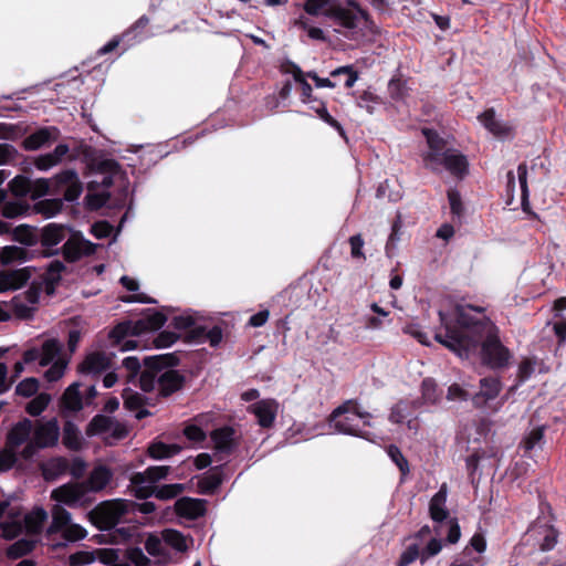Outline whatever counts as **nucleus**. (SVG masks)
<instances>
[{
    "label": "nucleus",
    "instance_id": "nucleus-1",
    "mask_svg": "<svg viewBox=\"0 0 566 566\" xmlns=\"http://www.w3.org/2000/svg\"><path fill=\"white\" fill-rule=\"evenodd\" d=\"M474 310L455 306L448 312L439 311L441 328L434 335L436 340L460 357H469L481 342L483 364L492 369L506 367L512 355L501 343L497 328L485 317L472 315Z\"/></svg>",
    "mask_w": 566,
    "mask_h": 566
},
{
    "label": "nucleus",
    "instance_id": "nucleus-2",
    "mask_svg": "<svg viewBox=\"0 0 566 566\" xmlns=\"http://www.w3.org/2000/svg\"><path fill=\"white\" fill-rule=\"evenodd\" d=\"M57 502L51 511L52 522L46 530V542L53 548H60L86 537V530L80 524L72 523L71 513L61 504L80 507L84 506L90 496L83 483H70L54 489L51 494Z\"/></svg>",
    "mask_w": 566,
    "mask_h": 566
},
{
    "label": "nucleus",
    "instance_id": "nucleus-3",
    "mask_svg": "<svg viewBox=\"0 0 566 566\" xmlns=\"http://www.w3.org/2000/svg\"><path fill=\"white\" fill-rule=\"evenodd\" d=\"M143 363L145 369L140 373L139 384L144 392L156 390L167 397L181 388L184 376L171 368L177 364L172 355L145 356Z\"/></svg>",
    "mask_w": 566,
    "mask_h": 566
},
{
    "label": "nucleus",
    "instance_id": "nucleus-4",
    "mask_svg": "<svg viewBox=\"0 0 566 566\" xmlns=\"http://www.w3.org/2000/svg\"><path fill=\"white\" fill-rule=\"evenodd\" d=\"M38 363L40 366H50L44 373V378L49 382L61 379L66 370L69 358L63 354V344L54 338L49 337L39 345H33L25 349L22 360L17 361L13 366V377H19L25 365Z\"/></svg>",
    "mask_w": 566,
    "mask_h": 566
},
{
    "label": "nucleus",
    "instance_id": "nucleus-5",
    "mask_svg": "<svg viewBox=\"0 0 566 566\" xmlns=\"http://www.w3.org/2000/svg\"><path fill=\"white\" fill-rule=\"evenodd\" d=\"M429 150L423 154L424 166L432 171H449L451 175L462 178L468 172V159L459 150L448 147L447 140L441 138L432 129L424 128Z\"/></svg>",
    "mask_w": 566,
    "mask_h": 566
},
{
    "label": "nucleus",
    "instance_id": "nucleus-6",
    "mask_svg": "<svg viewBox=\"0 0 566 566\" xmlns=\"http://www.w3.org/2000/svg\"><path fill=\"white\" fill-rule=\"evenodd\" d=\"M46 518L48 513L42 507L23 514L19 506H13L8 501L0 502V528L7 539H13L23 532L29 536H38Z\"/></svg>",
    "mask_w": 566,
    "mask_h": 566
},
{
    "label": "nucleus",
    "instance_id": "nucleus-7",
    "mask_svg": "<svg viewBox=\"0 0 566 566\" xmlns=\"http://www.w3.org/2000/svg\"><path fill=\"white\" fill-rule=\"evenodd\" d=\"M71 566H148L149 558L139 547L129 546L125 551L99 549L95 553L78 552L70 557Z\"/></svg>",
    "mask_w": 566,
    "mask_h": 566
},
{
    "label": "nucleus",
    "instance_id": "nucleus-8",
    "mask_svg": "<svg viewBox=\"0 0 566 566\" xmlns=\"http://www.w3.org/2000/svg\"><path fill=\"white\" fill-rule=\"evenodd\" d=\"M170 467L155 465L149 467L143 472H136L130 476V486L134 494L139 499H147L155 495L159 500H170L185 490L184 484H164L158 486L157 483L167 478Z\"/></svg>",
    "mask_w": 566,
    "mask_h": 566
},
{
    "label": "nucleus",
    "instance_id": "nucleus-9",
    "mask_svg": "<svg viewBox=\"0 0 566 566\" xmlns=\"http://www.w3.org/2000/svg\"><path fill=\"white\" fill-rule=\"evenodd\" d=\"M166 321L167 318L164 314L148 310L137 321H125L117 324L109 333V337L122 352L132 350L138 347V339L136 337L147 332L158 331L165 325Z\"/></svg>",
    "mask_w": 566,
    "mask_h": 566
},
{
    "label": "nucleus",
    "instance_id": "nucleus-10",
    "mask_svg": "<svg viewBox=\"0 0 566 566\" xmlns=\"http://www.w3.org/2000/svg\"><path fill=\"white\" fill-rule=\"evenodd\" d=\"M371 413L361 411L356 401L347 400L331 413L329 424L338 433L369 439L366 428L371 426Z\"/></svg>",
    "mask_w": 566,
    "mask_h": 566
},
{
    "label": "nucleus",
    "instance_id": "nucleus-11",
    "mask_svg": "<svg viewBox=\"0 0 566 566\" xmlns=\"http://www.w3.org/2000/svg\"><path fill=\"white\" fill-rule=\"evenodd\" d=\"M83 190L78 175L74 169H65L51 179H38L31 184V198L36 199L52 191L62 195L65 201H75Z\"/></svg>",
    "mask_w": 566,
    "mask_h": 566
},
{
    "label": "nucleus",
    "instance_id": "nucleus-12",
    "mask_svg": "<svg viewBox=\"0 0 566 566\" xmlns=\"http://www.w3.org/2000/svg\"><path fill=\"white\" fill-rule=\"evenodd\" d=\"M192 542L191 537L185 536L181 532L167 528L160 536L148 534L145 539V549L156 558L158 564H167L174 558L169 548L176 553H185Z\"/></svg>",
    "mask_w": 566,
    "mask_h": 566
},
{
    "label": "nucleus",
    "instance_id": "nucleus-13",
    "mask_svg": "<svg viewBox=\"0 0 566 566\" xmlns=\"http://www.w3.org/2000/svg\"><path fill=\"white\" fill-rule=\"evenodd\" d=\"M325 17L333 20L336 32L343 33L350 40L357 39L368 24V14L354 2H348L347 7H331Z\"/></svg>",
    "mask_w": 566,
    "mask_h": 566
},
{
    "label": "nucleus",
    "instance_id": "nucleus-14",
    "mask_svg": "<svg viewBox=\"0 0 566 566\" xmlns=\"http://www.w3.org/2000/svg\"><path fill=\"white\" fill-rule=\"evenodd\" d=\"M448 486L443 483L439 491L431 497L429 503V513L431 520L438 525L434 531L438 535L442 534V528H448L447 542L455 544L459 542L461 531L457 518H449V511L447 509Z\"/></svg>",
    "mask_w": 566,
    "mask_h": 566
},
{
    "label": "nucleus",
    "instance_id": "nucleus-15",
    "mask_svg": "<svg viewBox=\"0 0 566 566\" xmlns=\"http://www.w3.org/2000/svg\"><path fill=\"white\" fill-rule=\"evenodd\" d=\"M132 507L130 500L115 499L102 502L90 515L99 530H112L120 522L128 521Z\"/></svg>",
    "mask_w": 566,
    "mask_h": 566
},
{
    "label": "nucleus",
    "instance_id": "nucleus-16",
    "mask_svg": "<svg viewBox=\"0 0 566 566\" xmlns=\"http://www.w3.org/2000/svg\"><path fill=\"white\" fill-rule=\"evenodd\" d=\"M557 538L558 532L552 524L551 515L543 514L528 527L523 544L532 551L547 552L555 547Z\"/></svg>",
    "mask_w": 566,
    "mask_h": 566
},
{
    "label": "nucleus",
    "instance_id": "nucleus-17",
    "mask_svg": "<svg viewBox=\"0 0 566 566\" xmlns=\"http://www.w3.org/2000/svg\"><path fill=\"white\" fill-rule=\"evenodd\" d=\"M60 437V427L57 420H36L33 422L32 438L23 448L21 455L23 459H31L39 449L54 447Z\"/></svg>",
    "mask_w": 566,
    "mask_h": 566
},
{
    "label": "nucleus",
    "instance_id": "nucleus-18",
    "mask_svg": "<svg viewBox=\"0 0 566 566\" xmlns=\"http://www.w3.org/2000/svg\"><path fill=\"white\" fill-rule=\"evenodd\" d=\"M86 434L90 437L102 436L105 441L113 443L124 439L128 434V430L125 424L111 417L96 415L88 423Z\"/></svg>",
    "mask_w": 566,
    "mask_h": 566
},
{
    "label": "nucleus",
    "instance_id": "nucleus-19",
    "mask_svg": "<svg viewBox=\"0 0 566 566\" xmlns=\"http://www.w3.org/2000/svg\"><path fill=\"white\" fill-rule=\"evenodd\" d=\"M42 291L41 282L33 280L25 292L15 295L11 300L10 307L13 315L20 319L31 318L38 310Z\"/></svg>",
    "mask_w": 566,
    "mask_h": 566
},
{
    "label": "nucleus",
    "instance_id": "nucleus-20",
    "mask_svg": "<svg viewBox=\"0 0 566 566\" xmlns=\"http://www.w3.org/2000/svg\"><path fill=\"white\" fill-rule=\"evenodd\" d=\"M213 455L217 461L227 460L239 447V436L231 427L224 426L211 432Z\"/></svg>",
    "mask_w": 566,
    "mask_h": 566
},
{
    "label": "nucleus",
    "instance_id": "nucleus-21",
    "mask_svg": "<svg viewBox=\"0 0 566 566\" xmlns=\"http://www.w3.org/2000/svg\"><path fill=\"white\" fill-rule=\"evenodd\" d=\"M97 244L85 239L80 231L71 230L70 235L62 245V254L69 262H75L84 256L95 253Z\"/></svg>",
    "mask_w": 566,
    "mask_h": 566
},
{
    "label": "nucleus",
    "instance_id": "nucleus-22",
    "mask_svg": "<svg viewBox=\"0 0 566 566\" xmlns=\"http://www.w3.org/2000/svg\"><path fill=\"white\" fill-rule=\"evenodd\" d=\"M71 230L64 224L49 223L41 231V243L50 254H57L62 251L59 244L66 241Z\"/></svg>",
    "mask_w": 566,
    "mask_h": 566
},
{
    "label": "nucleus",
    "instance_id": "nucleus-23",
    "mask_svg": "<svg viewBox=\"0 0 566 566\" xmlns=\"http://www.w3.org/2000/svg\"><path fill=\"white\" fill-rule=\"evenodd\" d=\"M36 270L34 268L25 266L17 270H7L0 272V293L10 290H17L31 282L35 277Z\"/></svg>",
    "mask_w": 566,
    "mask_h": 566
},
{
    "label": "nucleus",
    "instance_id": "nucleus-24",
    "mask_svg": "<svg viewBox=\"0 0 566 566\" xmlns=\"http://www.w3.org/2000/svg\"><path fill=\"white\" fill-rule=\"evenodd\" d=\"M502 390V384L497 377H484L480 379V390L471 397L475 408L486 409L489 402L494 400Z\"/></svg>",
    "mask_w": 566,
    "mask_h": 566
},
{
    "label": "nucleus",
    "instance_id": "nucleus-25",
    "mask_svg": "<svg viewBox=\"0 0 566 566\" xmlns=\"http://www.w3.org/2000/svg\"><path fill=\"white\" fill-rule=\"evenodd\" d=\"M279 403L274 399H262L249 407L262 428H271L275 421Z\"/></svg>",
    "mask_w": 566,
    "mask_h": 566
},
{
    "label": "nucleus",
    "instance_id": "nucleus-26",
    "mask_svg": "<svg viewBox=\"0 0 566 566\" xmlns=\"http://www.w3.org/2000/svg\"><path fill=\"white\" fill-rule=\"evenodd\" d=\"M112 360L104 352L88 353L78 366L81 374L86 376H97L111 367Z\"/></svg>",
    "mask_w": 566,
    "mask_h": 566
},
{
    "label": "nucleus",
    "instance_id": "nucleus-27",
    "mask_svg": "<svg viewBox=\"0 0 566 566\" xmlns=\"http://www.w3.org/2000/svg\"><path fill=\"white\" fill-rule=\"evenodd\" d=\"M33 422L24 418L17 422L8 432L6 444L15 450L24 443H29L32 438Z\"/></svg>",
    "mask_w": 566,
    "mask_h": 566
},
{
    "label": "nucleus",
    "instance_id": "nucleus-28",
    "mask_svg": "<svg viewBox=\"0 0 566 566\" xmlns=\"http://www.w3.org/2000/svg\"><path fill=\"white\" fill-rule=\"evenodd\" d=\"M149 23V19L146 17V15H142L133 25L129 30H127L122 39H118V38H114L112 39L109 42H107L106 44H104L98 51L97 53L99 55H104L106 53H109L112 51H114L120 43L122 40H125V39H128V41L130 40H136L137 42L142 40V36L138 35V33L144 30L147 24Z\"/></svg>",
    "mask_w": 566,
    "mask_h": 566
},
{
    "label": "nucleus",
    "instance_id": "nucleus-29",
    "mask_svg": "<svg viewBox=\"0 0 566 566\" xmlns=\"http://www.w3.org/2000/svg\"><path fill=\"white\" fill-rule=\"evenodd\" d=\"M57 137L59 129L56 127L40 128L24 138L23 147L27 150H36L49 143L56 140Z\"/></svg>",
    "mask_w": 566,
    "mask_h": 566
},
{
    "label": "nucleus",
    "instance_id": "nucleus-30",
    "mask_svg": "<svg viewBox=\"0 0 566 566\" xmlns=\"http://www.w3.org/2000/svg\"><path fill=\"white\" fill-rule=\"evenodd\" d=\"M113 478V472L105 465L95 467L87 479L82 482L90 492H99L106 488V485L111 482Z\"/></svg>",
    "mask_w": 566,
    "mask_h": 566
},
{
    "label": "nucleus",
    "instance_id": "nucleus-31",
    "mask_svg": "<svg viewBox=\"0 0 566 566\" xmlns=\"http://www.w3.org/2000/svg\"><path fill=\"white\" fill-rule=\"evenodd\" d=\"M176 512L182 517L198 518L206 513V501L200 499L181 497L177 500Z\"/></svg>",
    "mask_w": 566,
    "mask_h": 566
},
{
    "label": "nucleus",
    "instance_id": "nucleus-32",
    "mask_svg": "<svg viewBox=\"0 0 566 566\" xmlns=\"http://www.w3.org/2000/svg\"><path fill=\"white\" fill-rule=\"evenodd\" d=\"M481 124L494 136L506 138L511 135L512 128L506 123L499 120L494 109H486L479 116Z\"/></svg>",
    "mask_w": 566,
    "mask_h": 566
},
{
    "label": "nucleus",
    "instance_id": "nucleus-33",
    "mask_svg": "<svg viewBox=\"0 0 566 566\" xmlns=\"http://www.w3.org/2000/svg\"><path fill=\"white\" fill-rule=\"evenodd\" d=\"M184 447L179 443H166L161 440H155L148 447V454L154 460H165L177 455Z\"/></svg>",
    "mask_w": 566,
    "mask_h": 566
},
{
    "label": "nucleus",
    "instance_id": "nucleus-34",
    "mask_svg": "<svg viewBox=\"0 0 566 566\" xmlns=\"http://www.w3.org/2000/svg\"><path fill=\"white\" fill-rule=\"evenodd\" d=\"M61 403L65 410L71 412L80 411L83 408L85 401L80 391L78 382H73L65 389Z\"/></svg>",
    "mask_w": 566,
    "mask_h": 566
},
{
    "label": "nucleus",
    "instance_id": "nucleus-35",
    "mask_svg": "<svg viewBox=\"0 0 566 566\" xmlns=\"http://www.w3.org/2000/svg\"><path fill=\"white\" fill-rule=\"evenodd\" d=\"M544 427L532 429L521 441L520 448L523 450V455L531 457L532 451L542 449L544 446Z\"/></svg>",
    "mask_w": 566,
    "mask_h": 566
},
{
    "label": "nucleus",
    "instance_id": "nucleus-36",
    "mask_svg": "<svg viewBox=\"0 0 566 566\" xmlns=\"http://www.w3.org/2000/svg\"><path fill=\"white\" fill-rule=\"evenodd\" d=\"M69 470V460L65 458H52L48 460L43 467V476L48 481L56 480L59 476L65 474Z\"/></svg>",
    "mask_w": 566,
    "mask_h": 566
},
{
    "label": "nucleus",
    "instance_id": "nucleus-37",
    "mask_svg": "<svg viewBox=\"0 0 566 566\" xmlns=\"http://www.w3.org/2000/svg\"><path fill=\"white\" fill-rule=\"evenodd\" d=\"M124 406L130 411H136V418L142 419L149 415L146 409H143L144 398L140 394L134 391L130 388L123 390Z\"/></svg>",
    "mask_w": 566,
    "mask_h": 566
},
{
    "label": "nucleus",
    "instance_id": "nucleus-38",
    "mask_svg": "<svg viewBox=\"0 0 566 566\" xmlns=\"http://www.w3.org/2000/svg\"><path fill=\"white\" fill-rule=\"evenodd\" d=\"M223 478L219 469L205 473L198 481L199 492L202 494L213 493L222 483Z\"/></svg>",
    "mask_w": 566,
    "mask_h": 566
},
{
    "label": "nucleus",
    "instance_id": "nucleus-39",
    "mask_svg": "<svg viewBox=\"0 0 566 566\" xmlns=\"http://www.w3.org/2000/svg\"><path fill=\"white\" fill-rule=\"evenodd\" d=\"M287 72L292 73L293 78L301 85L302 88V102L305 104L316 103L317 99L313 97L312 86L305 80L306 74L296 64H291V69Z\"/></svg>",
    "mask_w": 566,
    "mask_h": 566
},
{
    "label": "nucleus",
    "instance_id": "nucleus-40",
    "mask_svg": "<svg viewBox=\"0 0 566 566\" xmlns=\"http://www.w3.org/2000/svg\"><path fill=\"white\" fill-rule=\"evenodd\" d=\"M36 538H20L7 548V556L11 559L20 558L33 551Z\"/></svg>",
    "mask_w": 566,
    "mask_h": 566
},
{
    "label": "nucleus",
    "instance_id": "nucleus-41",
    "mask_svg": "<svg viewBox=\"0 0 566 566\" xmlns=\"http://www.w3.org/2000/svg\"><path fill=\"white\" fill-rule=\"evenodd\" d=\"M27 256L28 251L24 248L15 245L0 248V261L2 264L25 261Z\"/></svg>",
    "mask_w": 566,
    "mask_h": 566
},
{
    "label": "nucleus",
    "instance_id": "nucleus-42",
    "mask_svg": "<svg viewBox=\"0 0 566 566\" xmlns=\"http://www.w3.org/2000/svg\"><path fill=\"white\" fill-rule=\"evenodd\" d=\"M517 179L521 189V206L523 211L530 210V192L527 187V166L525 163L520 164L517 167Z\"/></svg>",
    "mask_w": 566,
    "mask_h": 566
},
{
    "label": "nucleus",
    "instance_id": "nucleus-43",
    "mask_svg": "<svg viewBox=\"0 0 566 566\" xmlns=\"http://www.w3.org/2000/svg\"><path fill=\"white\" fill-rule=\"evenodd\" d=\"M421 395L426 405H436L441 399V391H439L436 381L431 378L422 380Z\"/></svg>",
    "mask_w": 566,
    "mask_h": 566
},
{
    "label": "nucleus",
    "instance_id": "nucleus-44",
    "mask_svg": "<svg viewBox=\"0 0 566 566\" xmlns=\"http://www.w3.org/2000/svg\"><path fill=\"white\" fill-rule=\"evenodd\" d=\"M63 207L62 199H44L34 205L36 212L43 214L45 218H52L61 211Z\"/></svg>",
    "mask_w": 566,
    "mask_h": 566
},
{
    "label": "nucleus",
    "instance_id": "nucleus-45",
    "mask_svg": "<svg viewBox=\"0 0 566 566\" xmlns=\"http://www.w3.org/2000/svg\"><path fill=\"white\" fill-rule=\"evenodd\" d=\"M65 269L64 264L60 261L51 262L48 268L45 275L39 274L33 280L41 282V286L45 285L49 289V283H53L54 281L60 280L61 272Z\"/></svg>",
    "mask_w": 566,
    "mask_h": 566
},
{
    "label": "nucleus",
    "instance_id": "nucleus-46",
    "mask_svg": "<svg viewBox=\"0 0 566 566\" xmlns=\"http://www.w3.org/2000/svg\"><path fill=\"white\" fill-rule=\"evenodd\" d=\"M416 406V402L409 403L408 401L397 402L390 411L389 421L392 423H402L409 416H411L410 409Z\"/></svg>",
    "mask_w": 566,
    "mask_h": 566
},
{
    "label": "nucleus",
    "instance_id": "nucleus-47",
    "mask_svg": "<svg viewBox=\"0 0 566 566\" xmlns=\"http://www.w3.org/2000/svg\"><path fill=\"white\" fill-rule=\"evenodd\" d=\"M536 363L530 358H524L517 369V381L510 388V391L515 390L518 386L524 384L535 373Z\"/></svg>",
    "mask_w": 566,
    "mask_h": 566
},
{
    "label": "nucleus",
    "instance_id": "nucleus-48",
    "mask_svg": "<svg viewBox=\"0 0 566 566\" xmlns=\"http://www.w3.org/2000/svg\"><path fill=\"white\" fill-rule=\"evenodd\" d=\"M312 109L323 122L335 128L342 136L345 135L343 126L328 113L325 103L318 102L317 105L312 106Z\"/></svg>",
    "mask_w": 566,
    "mask_h": 566
},
{
    "label": "nucleus",
    "instance_id": "nucleus-49",
    "mask_svg": "<svg viewBox=\"0 0 566 566\" xmlns=\"http://www.w3.org/2000/svg\"><path fill=\"white\" fill-rule=\"evenodd\" d=\"M294 25L302 30H305L307 32V35L313 40H319V41L325 40L323 30L321 28L312 27L310 24V19L305 15L298 17L294 21Z\"/></svg>",
    "mask_w": 566,
    "mask_h": 566
},
{
    "label": "nucleus",
    "instance_id": "nucleus-50",
    "mask_svg": "<svg viewBox=\"0 0 566 566\" xmlns=\"http://www.w3.org/2000/svg\"><path fill=\"white\" fill-rule=\"evenodd\" d=\"M39 390V380L34 377H29L21 380L15 387V394L21 397H32Z\"/></svg>",
    "mask_w": 566,
    "mask_h": 566
},
{
    "label": "nucleus",
    "instance_id": "nucleus-51",
    "mask_svg": "<svg viewBox=\"0 0 566 566\" xmlns=\"http://www.w3.org/2000/svg\"><path fill=\"white\" fill-rule=\"evenodd\" d=\"M340 75H346L344 85L347 88H352L358 80V73L352 65L339 66L331 72L332 77H338Z\"/></svg>",
    "mask_w": 566,
    "mask_h": 566
},
{
    "label": "nucleus",
    "instance_id": "nucleus-52",
    "mask_svg": "<svg viewBox=\"0 0 566 566\" xmlns=\"http://www.w3.org/2000/svg\"><path fill=\"white\" fill-rule=\"evenodd\" d=\"M50 400V396L46 394L38 395L27 405V412L31 416H39L42 411L45 410Z\"/></svg>",
    "mask_w": 566,
    "mask_h": 566
},
{
    "label": "nucleus",
    "instance_id": "nucleus-53",
    "mask_svg": "<svg viewBox=\"0 0 566 566\" xmlns=\"http://www.w3.org/2000/svg\"><path fill=\"white\" fill-rule=\"evenodd\" d=\"M379 97L368 91L363 92L357 101L358 107L366 109L369 114L375 112L376 106L379 105Z\"/></svg>",
    "mask_w": 566,
    "mask_h": 566
},
{
    "label": "nucleus",
    "instance_id": "nucleus-54",
    "mask_svg": "<svg viewBox=\"0 0 566 566\" xmlns=\"http://www.w3.org/2000/svg\"><path fill=\"white\" fill-rule=\"evenodd\" d=\"M406 82L401 78H391L388 83V92L392 99L400 101L407 95Z\"/></svg>",
    "mask_w": 566,
    "mask_h": 566
},
{
    "label": "nucleus",
    "instance_id": "nucleus-55",
    "mask_svg": "<svg viewBox=\"0 0 566 566\" xmlns=\"http://www.w3.org/2000/svg\"><path fill=\"white\" fill-rule=\"evenodd\" d=\"M401 228V220L400 217L397 218V220L391 226V233L388 238V241L386 243V254L387 256L391 258L395 253L397 242L400 240L399 231Z\"/></svg>",
    "mask_w": 566,
    "mask_h": 566
},
{
    "label": "nucleus",
    "instance_id": "nucleus-56",
    "mask_svg": "<svg viewBox=\"0 0 566 566\" xmlns=\"http://www.w3.org/2000/svg\"><path fill=\"white\" fill-rule=\"evenodd\" d=\"M417 558L421 559L419 545L410 544L400 555L397 566H408L413 563Z\"/></svg>",
    "mask_w": 566,
    "mask_h": 566
},
{
    "label": "nucleus",
    "instance_id": "nucleus-57",
    "mask_svg": "<svg viewBox=\"0 0 566 566\" xmlns=\"http://www.w3.org/2000/svg\"><path fill=\"white\" fill-rule=\"evenodd\" d=\"M331 0H306L304 10L310 15H319L326 13Z\"/></svg>",
    "mask_w": 566,
    "mask_h": 566
},
{
    "label": "nucleus",
    "instance_id": "nucleus-58",
    "mask_svg": "<svg viewBox=\"0 0 566 566\" xmlns=\"http://www.w3.org/2000/svg\"><path fill=\"white\" fill-rule=\"evenodd\" d=\"M28 207L19 201L6 202L2 207V214L6 218L13 219L27 212Z\"/></svg>",
    "mask_w": 566,
    "mask_h": 566
},
{
    "label": "nucleus",
    "instance_id": "nucleus-59",
    "mask_svg": "<svg viewBox=\"0 0 566 566\" xmlns=\"http://www.w3.org/2000/svg\"><path fill=\"white\" fill-rule=\"evenodd\" d=\"M388 455L392 462L399 468L402 474L409 472V465L407 459L403 457L400 449L394 444L388 448Z\"/></svg>",
    "mask_w": 566,
    "mask_h": 566
},
{
    "label": "nucleus",
    "instance_id": "nucleus-60",
    "mask_svg": "<svg viewBox=\"0 0 566 566\" xmlns=\"http://www.w3.org/2000/svg\"><path fill=\"white\" fill-rule=\"evenodd\" d=\"M15 462V450L6 444V448L0 451V473L9 471Z\"/></svg>",
    "mask_w": 566,
    "mask_h": 566
},
{
    "label": "nucleus",
    "instance_id": "nucleus-61",
    "mask_svg": "<svg viewBox=\"0 0 566 566\" xmlns=\"http://www.w3.org/2000/svg\"><path fill=\"white\" fill-rule=\"evenodd\" d=\"M122 365L129 373V380L135 378L142 368L140 358L137 356H128L124 358Z\"/></svg>",
    "mask_w": 566,
    "mask_h": 566
},
{
    "label": "nucleus",
    "instance_id": "nucleus-62",
    "mask_svg": "<svg viewBox=\"0 0 566 566\" xmlns=\"http://www.w3.org/2000/svg\"><path fill=\"white\" fill-rule=\"evenodd\" d=\"M201 332L205 333V342H208L211 347H218L220 345L223 337L220 326L216 325L208 331L201 329Z\"/></svg>",
    "mask_w": 566,
    "mask_h": 566
},
{
    "label": "nucleus",
    "instance_id": "nucleus-63",
    "mask_svg": "<svg viewBox=\"0 0 566 566\" xmlns=\"http://www.w3.org/2000/svg\"><path fill=\"white\" fill-rule=\"evenodd\" d=\"M480 562L478 556H471V551L465 547L460 556H458L451 566H475Z\"/></svg>",
    "mask_w": 566,
    "mask_h": 566
},
{
    "label": "nucleus",
    "instance_id": "nucleus-64",
    "mask_svg": "<svg viewBox=\"0 0 566 566\" xmlns=\"http://www.w3.org/2000/svg\"><path fill=\"white\" fill-rule=\"evenodd\" d=\"M185 437L192 442H202L206 440V432L197 424H188L184 429Z\"/></svg>",
    "mask_w": 566,
    "mask_h": 566
}]
</instances>
